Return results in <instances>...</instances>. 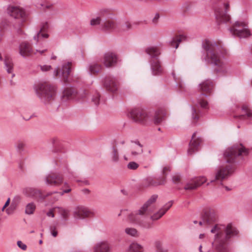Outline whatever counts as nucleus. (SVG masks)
<instances>
[{"label":"nucleus","instance_id":"79ce46f5","mask_svg":"<svg viewBox=\"0 0 252 252\" xmlns=\"http://www.w3.org/2000/svg\"><path fill=\"white\" fill-rule=\"evenodd\" d=\"M198 187V186L196 184L194 180L193 179L185 185L184 189L186 190H193L197 189Z\"/></svg>","mask_w":252,"mask_h":252},{"label":"nucleus","instance_id":"603ef678","mask_svg":"<svg viewBox=\"0 0 252 252\" xmlns=\"http://www.w3.org/2000/svg\"><path fill=\"white\" fill-rule=\"evenodd\" d=\"M132 28V25L130 22L127 21L126 22L123 26V30L124 31H127Z\"/></svg>","mask_w":252,"mask_h":252},{"label":"nucleus","instance_id":"6e6d98bb","mask_svg":"<svg viewBox=\"0 0 252 252\" xmlns=\"http://www.w3.org/2000/svg\"><path fill=\"white\" fill-rule=\"evenodd\" d=\"M25 144L22 141H19L17 144V148L19 151H22L24 149Z\"/></svg>","mask_w":252,"mask_h":252},{"label":"nucleus","instance_id":"5fc2aeb1","mask_svg":"<svg viewBox=\"0 0 252 252\" xmlns=\"http://www.w3.org/2000/svg\"><path fill=\"white\" fill-rule=\"evenodd\" d=\"M43 9H51L53 7V5L48 3H43L40 4Z\"/></svg>","mask_w":252,"mask_h":252},{"label":"nucleus","instance_id":"f3484780","mask_svg":"<svg viewBox=\"0 0 252 252\" xmlns=\"http://www.w3.org/2000/svg\"><path fill=\"white\" fill-rule=\"evenodd\" d=\"M23 193L26 196L38 199H42L45 197V196L39 190L31 187L24 188L23 190Z\"/></svg>","mask_w":252,"mask_h":252},{"label":"nucleus","instance_id":"3c124183","mask_svg":"<svg viewBox=\"0 0 252 252\" xmlns=\"http://www.w3.org/2000/svg\"><path fill=\"white\" fill-rule=\"evenodd\" d=\"M170 171V167L169 166H165L162 171V177H165L166 178V175L168 172ZM166 181V180H165Z\"/></svg>","mask_w":252,"mask_h":252},{"label":"nucleus","instance_id":"20e7f679","mask_svg":"<svg viewBox=\"0 0 252 252\" xmlns=\"http://www.w3.org/2000/svg\"><path fill=\"white\" fill-rule=\"evenodd\" d=\"M235 170L232 164L222 165L218 167L215 172L214 178L211 180L210 183H218L222 184V182L226 180L230 177Z\"/></svg>","mask_w":252,"mask_h":252},{"label":"nucleus","instance_id":"bf43d9fd","mask_svg":"<svg viewBox=\"0 0 252 252\" xmlns=\"http://www.w3.org/2000/svg\"><path fill=\"white\" fill-rule=\"evenodd\" d=\"M64 186L66 187L67 188V189H64L62 192L61 193V195H63V194L65 193H69L71 190V189L69 188V187L68 186L67 184L65 183L64 184Z\"/></svg>","mask_w":252,"mask_h":252},{"label":"nucleus","instance_id":"e433bc0d","mask_svg":"<svg viewBox=\"0 0 252 252\" xmlns=\"http://www.w3.org/2000/svg\"><path fill=\"white\" fill-rule=\"evenodd\" d=\"M102 69L101 65L97 63H94L91 64L89 66V71L91 74H96L99 72Z\"/></svg>","mask_w":252,"mask_h":252},{"label":"nucleus","instance_id":"f03ea898","mask_svg":"<svg viewBox=\"0 0 252 252\" xmlns=\"http://www.w3.org/2000/svg\"><path fill=\"white\" fill-rule=\"evenodd\" d=\"M211 232L215 234L214 245L218 252H228L229 240L238 234L237 230L231 223L226 225L216 224L211 229Z\"/></svg>","mask_w":252,"mask_h":252},{"label":"nucleus","instance_id":"c756f323","mask_svg":"<svg viewBox=\"0 0 252 252\" xmlns=\"http://www.w3.org/2000/svg\"><path fill=\"white\" fill-rule=\"evenodd\" d=\"M143 152L142 146L139 143H134L131 147L130 157L134 158Z\"/></svg>","mask_w":252,"mask_h":252},{"label":"nucleus","instance_id":"f257e3e1","mask_svg":"<svg viewBox=\"0 0 252 252\" xmlns=\"http://www.w3.org/2000/svg\"><path fill=\"white\" fill-rule=\"evenodd\" d=\"M203 47L206 53V60L215 66L218 72L224 73L226 71V65L223 59L227 56V52L220 41L206 40Z\"/></svg>","mask_w":252,"mask_h":252},{"label":"nucleus","instance_id":"473e14b6","mask_svg":"<svg viewBox=\"0 0 252 252\" xmlns=\"http://www.w3.org/2000/svg\"><path fill=\"white\" fill-rule=\"evenodd\" d=\"M55 212L59 214L65 220H67L70 215L69 211L66 209L61 207L54 208Z\"/></svg>","mask_w":252,"mask_h":252},{"label":"nucleus","instance_id":"2f4dec72","mask_svg":"<svg viewBox=\"0 0 252 252\" xmlns=\"http://www.w3.org/2000/svg\"><path fill=\"white\" fill-rule=\"evenodd\" d=\"M143 247L137 243V242H133L131 243L126 252H143Z\"/></svg>","mask_w":252,"mask_h":252},{"label":"nucleus","instance_id":"72a5a7b5","mask_svg":"<svg viewBox=\"0 0 252 252\" xmlns=\"http://www.w3.org/2000/svg\"><path fill=\"white\" fill-rule=\"evenodd\" d=\"M166 115V112L163 109L158 110L155 115L154 121L157 124H160L164 120Z\"/></svg>","mask_w":252,"mask_h":252},{"label":"nucleus","instance_id":"49530a36","mask_svg":"<svg viewBox=\"0 0 252 252\" xmlns=\"http://www.w3.org/2000/svg\"><path fill=\"white\" fill-rule=\"evenodd\" d=\"M101 20V18L97 17L96 18L92 19L90 21V24L92 26L98 25L100 24Z\"/></svg>","mask_w":252,"mask_h":252},{"label":"nucleus","instance_id":"5701e85b","mask_svg":"<svg viewBox=\"0 0 252 252\" xmlns=\"http://www.w3.org/2000/svg\"><path fill=\"white\" fill-rule=\"evenodd\" d=\"M49 28V24L47 22H43L40 25L39 31L37 33L36 35L34 36V39L38 41L41 37L47 38L49 35L47 33Z\"/></svg>","mask_w":252,"mask_h":252},{"label":"nucleus","instance_id":"6e6552de","mask_svg":"<svg viewBox=\"0 0 252 252\" xmlns=\"http://www.w3.org/2000/svg\"><path fill=\"white\" fill-rule=\"evenodd\" d=\"M86 95L85 92L78 93L77 89L74 88H66L63 92V97L66 100H82L86 97Z\"/></svg>","mask_w":252,"mask_h":252},{"label":"nucleus","instance_id":"c9c22d12","mask_svg":"<svg viewBox=\"0 0 252 252\" xmlns=\"http://www.w3.org/2000/svg\"><path fill=\"white\" fill-rule=\"evenodd\" d=\"M111 159V161L114 163L118 162L119 160L118 150L115 145H114L112 148Z\"/></svg>","mask_w":252,"mask_h":252},{"label":"nucleus","instance_id":"9b49d317","mask_svg":"<svg viewBox=\"0 0 252 252\" xmlns=\"http://www.w3.org/2000/svg\"><path fill=\"white\" fill-rule=\"evenodd\" d=\"M93 215L94 213L92 211L83 206L76 207L73 212L74 218L77 219H84Z\"/></svg>","mask_w":252,"mask_h":252},{"label":"nucleus","instance_id":"4be33fe9","mask_svg":"<svg viewBox=\"0 0 252 252\" xmlns=\"http://www.w3.org/2000/svg\"><path fill=\"white\" fill-rule=\"evenodd\" d=\"M94 252H111L110 245L107 241H101L96 243L93 248Z\"/></svg>","mask_w":252,"mask_h":252},{"label":"nucleus","instance_id":"cd10ccee","mask_svg":"<svg viewBox=\"0 0 252 252\" xmlns=\"http://www.w3.org/2000/svg\"><path fill=\"white\" fill-rule=\"evenodd\" d=\"M146 52L152 58V59H158L161 54V49L159 46H152L147 48Z\"/></svg>","mask_w":252,"mask_h":252},{"label":"nucleus","instance_id":"393cba45","mask_svg":"<svg viewBox=\"0 0 252 252\" xmlns=\"http://www.w3.org/2000/svg\"><path fill=\"white\" fill-rule=\"evenodd\" d=\"M173 204V201H170L161 208L158 212L151 216V219L153 220H158L161 218L167 211L171 207Z\"/></svg>","mask_w":252,"mask_h":252},{"label":"nucleus","instance_id":"412c9836","mask_svg":"<svg viewBox=\"0 0 252 252\" xmlns=\"http://www.w3.org/2000/svg\"><path fill=\"white\" fill-rule=\"evenodd\" d=\"M213 82L211 80H206L199 85V92L204 95H210L213 88Z\"/></svg>","mask_w":252,"mask_h":252},{"label":"nucleus","instance_id":"052dcab7","mask_svg":"<svg viewBox=\"0 0 252 252\" xmlns=\"http://www.w3.org/2000/svg\"><path fill=\"white\" fill-rule=\"evenodd\" d=\"M51 66L48 65H44L43 66H41V69L43 71H47L51 69Z\"/></svg>","mask_w":252,"mask_h":252},{"label":"nucleus","instance_id":"7c9ffc66","mask_svg":"<svg viewBox=\"0 0 252 252\" xmlns=\"http://www.w3.org/2000/svg\"><path fill=\"white\" fill-rule=\"evenodd\" d=\"M187 36L185 34H179L176 35L170 42V46L178 48L179 44L183 41L186 40Z\"/></svg>","mask_w":252,"mask_h":252},{"label":"nucleus","instance_id":"1a4fd4ad","mask_svg":"<svg viewBox=\"0 0 252 252\" xmlns=\"http://www.w3.org/2000/svg\"><path fill=\"white\" fill-rule=\"evenodd\" d=\"M129 115L134 121L141 124L145 123L148 118V114L146 111L139 107L132 109Z\"/></svg>","mask_w":252,"mask_h":252},{"label":"nucleus","instance_id":"c85d7f7f","mask_svg":"<svg viewBox=\"0 0 252 252\" xmlns=\"http://www.w3.org/2000/svg\"><path fill=\"white\" fill-rule=\"evenodd\" d=\"M101 26L103 30L110 32L116 29V23L113 19H107L103 21Z\"/></svg>","mask_w":252,"mask_h":252},{"label":"nucleus","instance_id":"a18cd8bd","mask_svg":"<svg viewBox=\"0 0 252 252\" xmlns=\"http://www.w3.org/2000/svg\"><path fill=\"white\" fill-rule=\"evenodd\" d=\"M138 167V164L134 161H131L127 164V168L129 169L135 170L137 169Z\"/></svg>","mask_w":252,"mask_h":252},{"label":"nucleus","instance_id":"b1692460","mask_svg":"<svg viewBox=\"0 0 252 252\" xmlns=\"http://www.w3.org/2000/svg\"><path fill=\"white\" fill-rule=\"evenodd\" d=\"M19 52L22 56L24 57L35 54V52L32 50V45L27 42H23L20 44Z\"/></svg>","mask_w":252,"mask_h":252},{"label":"nucleus","instance_id":"a19ab883","mask_svg":"<svg viewBox=\"0 0 252 252\" xmlns=\"http://www.w3.org/2000/svg\"><path fill=\"white\" fill-rule=\"evenodd\" d=\"M36 208L35 205L33 203H30L27 205L25 212L28 215L32 214Z\"/></svg>","mask_w":252,"mask_h":252},{"label":"nucleus","instance_id":"bb28decb","mask_svg":"<svg viewBox=\"0 0 252 252\" xmlns=\"http://www.w3.org/2000/svg\"><path fill=\"white\" fill-rule=\"evenodd\" d=\"M71 65L72 63L71 62H67L63 66L62 76V79L64 83H68L69 81L68 77L70 75Z\"/></svg>","mask_w":252,"mask_h":252},{"label":"nucleus","instance_id":"0eeeda50","mask_svg":"<svg viewBox=\"0 0 252 252\" xmlns=\"http://www.w3.org/2000/svg\"><path fill=\"white\" fill-rule=\"evenodd\" d=\"M230 10V3L228 1H224L215 9L217 20L219 22H227L230 20V16L227 14Z\"/></svg>","mask_w":252,"mask_h":252},{"label":"nucleus","instance_id":"ea45409f","mask_svg":"<svg viewBox=\"0 0 252 252\" xmlns=\"http://www.w3.org/2000/svg\"><path fill=\"white\" fill-rule=\"evenodd\" d=\"M154 246L157 252H167V250L165 248L162 243L160 241H156L155 242Z\"/></svg>","mask_w":252,"mask_h":252},{"label":"nucleus","instance_id":"4468645a","mask_svg":"<svg viewBox=\"0 0 252 252\" xmlns=\"http://www.w3.org/2000/svg\"><path fill=\"white\" fill-rule=\"evenodd\" d=\"M141 216L137 211L130 213L127 217V220L133 223L138 224L146 228H150L152 225L150 224H145L141 221Z\"/></svg>","mask_w":252,"mask_h":252},{"label":"nucleus","instance_id":"a878e982","mask_svg":"<svg viewBox=\"0 0 252 252\" xmlns=\"http://www.w3.org/2000/svg\"><path fill=\"white\" fill-rule=\"evenodd\" d=\"M8 13L14 18H19L22 17L24 15V10L18 7L11 6L7 9Z\"/></svg>","mask_w":252,"mask_h":252},{"label":"nucleus","instance_id":"f8f14e48","mask_svg":"<svg viewBox=\"0 0 252 252\" xmlns=\"http://www.w3.org/2000/svg\"><path fill=\"white\" fill-rule=\"evenodd\" d=\"M158 197V196L157 195L155 194L152 195L150 198L137 211L141 217L148 216L152 213L151 206L156 201Z\"/></svg>","mask_w":252,"mask_h":252},{"label":"nucleus","instance_id":"de8ad7c7","mask_svg":"<svg viewBox=\"0 0 252 252\" xmlns=\"http://www.w3.org/2000/svg\"><path fill=\"white\" fill-rule=\"evenodd\" d=\"M199 103L201 107L203 108L207 109L208 108V102L205 99H200L199 101Z\"/></svg>","mask_w":252,"mask_h":252},{"label":"nucleus","instance_id":"13d9d810","mask_svg":"<svg viewBox=\"0 0 252 252\" xmlns=\"http://www.w3.org/2000/svg\"><path fill=\"white\" fill-rule=\"evenodd\" d=\"M50 231L51 232L52 235L54 237H56L58 235V232L56 230V228L55 226H51L50 227Z\"/></svg>","mask_w":252,"mask_h":252},{"label":"nucleus","instance_id":"423d86ee","mask_svg":"<svg viewBox=\"0 0 252 252\" xmlns=\"http://www.w3.org/2000/svg\"><path fill=\"white\" fill-rule=\"evenodd\" d=\"M231 33L241 38H246L251 35L248 24L246 22L238 21L230 28Z\"/></svg>","mask_w":252,"mask_h":252},{"label":"nucleus","instance_id":"09e8293b","mask_svg":"<svg viewBox=\"0 0 252 252\" xmlns=\"http://www.w3.org/2000/svg\"><path fill=\"white\" fill-rule=\"evenodd\" d=\"M110 14H111V12L108 9H104L100 12V16L102 17H108Z\"/></svg>","mask_w":252,"mask_h":252},{"label":"nucleus","instance_id":"f704fd0d","mask_svg":"<svg viewBox=\"0 0 252 252\" xmlns=\"http://www.w3.org/2000/svg\"><path fill=\"white\" fill-rule=\"evenodd\" d=\"M242 110L243 114L239 116L241 119H243L247 116L248 118H252V111L251 110L247 104H243L242 107Z\"/></svg>","mask_w":252,"mask_h":252},{"label":"nucleus","instance_id":"aec40b11","mask_svg":"<svg viewBox=\"0 0 252 252\" xmlns=\"http://www.w3.org/2000/svg\"><path fill=\"white\" fill-rule=\"evenodd\" d=\"M165 177H161L160 178L155 179L152 177L147 178L144 182V186L146 187H156L160 185H163L166 183Z\"/></svg>","mask_w":252,"mask_h":252},{"label":"nucleus","instance_id":"dca6fc26","mask_svg":"<svg viewBox=\"0 0 252 252\" xmlns=\"http://www.w3.org/2000/svg\"><path fill=\"white\" fill-rule=\"evenodd\" d=\"M104 86L107 90L112 93H114L118 90L119 83L116 78L108 77L104 80Z\"/></svg>","mask_w":252,"mask_h":252},{"label":"nucleus","instance_id":"58836bf2","mask_svg":"<svg viewBox=\"0 0 252 252\" xmlns=\"http://www.w3.org/2000/svg\"><path fill=\"white\" fill-rule=\"evenodd\" d=\"M4 63L7 68V72L8 73H12L13 64L11 59L9 57L5 56L4 59Z\"/></svg>","mask_w":252,"mask_h":252},{"label":"nucleus","instance_id":"e2e57ef3","mask_svg":"<svg viewBox=\"0 0 252 252\" xmlns=\"http://www.w3.org/2000/svg\"><path fill=\"white\" fill-rule=\"evenodd\" d=\"M179 89L181 91H185V87L184 84L183 83L180 82L179 83Z\"/></svg>","mask_w":252,"mask_h":252},{"label":"nucleus","instance_id":"ddd939ff","mask_svg":"<svg viewBox=\"0 0 252 252\" xmlns=\"http://www.w3.org/2000/svg\"><path fill=\"white\" fill-rule=\"evenodd\" d=\"M63 177L62 175L58 173H50L46 178V183L50 186H59L63 183Z\"/></svg>","mask_w":252,"mask_h":252},{"label":"nucleus","instance_id":"7ed1b4c3","mask_svg":"<svg viewBox=\"0 0 252 252\" xmlns=\"http://www.w3.org/2000/svg\"><path fill=\"white\" fill-rule=\"evenodd\" d=\"M35 91L37 96L46 102H50L55 97V88L48 82L38 84L36 87Z\"/></svg>","mask_w":252,"mask_h":252},{"label":"nucleus","instance_id":"864d4df0","mask_svg":"<svg viewBox=\"0 0 252 252\" xmlns=\"http://www.w3.org/2000/svg\"><path fill=\"white\" fill-rule=\"evenodd\" d=\"M181 179V178L179 175H175L172 177L173 182L175 184L180 183Z\"/></svg>","mask_w":252,"mask_h":252},{"label":"nucleus","instance_id":"774afa93","mask_svg":"<svg viewBox=\"0 0 252 252\" xmlns=\"http://www.w3.org/2000/svg\"><path fill=\"white\" fill-rule=\"evenodd\" d=\"M158 18H159V15H156V16L155 17V18L153 19V22L154 23L157 22L158 20Z\"/></svg>","mask_w":252,"mask_h":252},{"label":"nucleus","instance_id":"37998d69","mask_svg":"<svg viewBox=\"0 0 252 252\" xmlns=\"http://www.w3.org/2000/svg\"><path fill=\"white\" fill-rule=\"evenodd\" d=\"M199 110L197 106L194 107L192 110V117L194 122H196L199 119Z\"/></svg>","mask_w":252,"mask_h":252},{"label":"nucleus","instance_id":"4d7b16f0","mask_svg":"<svg viewBox=\"0 0 252 252\" xmlns=\"http://www.w3.org/2000/svg\"><path fill=\"white\" fill-rule=\"evenodd\" d=\"M17 245L19 248H20L23 250H26L27 249V246L24 243H23L21 241H18Z\"/></svg>","mask_w":252,"mask_h":252},{"label":"nucleus","instance_id":"4c0bfd02","mask_svg":"<svg viewBox=\"0 0 252 252\" xmlns=\"http://www.w3.org/2000/svg\"><path fill=\"white\" fill-rule=\"evenodd\" d=\"M125 232L127 235L133 237H137L139 235L137 230L133 227H126L125 229Z\"/></svg>","mask_w":252,"mask_h":252},{"label":"nucleus","instance_id":"680f3d73","mask_svg":"<svg viewBox=\"0 0 252 252\" xmlns=\"http://www.w3.org/2000/svg\"><path fill=\"white\" fill-rule=\"evenodd\" d=\"M56 213L55 211L54 210V208L53 209L50 210L47 213V215L48 217L54 218L55 216L54 213Z\"/></svg>","mask_w":252,"mask_h":252},{"label":"nucleus","instance_id":"338daca9","mask_svg":"<svg viewBox=\"0 0 252 252\" xmlns=\"http://www.w3.org/2000/svg\"><path fill=\"white\" fill-rule=\"evenodd\" d=\"M60 74V69L59 68L57 69L56 70L55 72V76L56 77H57L59 76Z\"/></svg>","mask_w":252,"mask_h":252},{"label":"nucleus","instance_id":"6ab92c4d","mask_svg":"<svg viewBox=\"0 0 252 252\" xmlns=\"http://www.w3.org/2000/svg\"><path fill=\"white\" fill-rule=\"evenodd\" d=\"M151 68L154 75H160L163 72V68L158 59H152L151 61Z\"/></svg>","mask_w":252,"mask_h":252},{"label":"nucleus","instance_id":"2eb2a0df","mask_svg":"<svg viewBox=\"0 0 252 252\" xmlns=\"http://www.w3.org/2000/svg\"><path fill=\"white\" fill-rule=\"evenodd\" d=\"M117 55L113 52H107L103 56V63L107 67L114 66L117 63Z\"/></svg>","mask_w":252,"mask_h":252},{"label":"nucleus","instance_id":"c03bdc74","mask_svg":"<svg viewBox=\"0 0 252 252\" xmlns=\"http://www.w3.org/2000/svg\"><path fill=\"white\" fill-rule=\"evenodd\" d=\"M194 180L198 187L205 183L207 181V179L205 177H199L194 179Z\"/></svg>","mask_w":252,"mask_h":252},{"label":"nucleus","instance_id":"8fccbe9b","mask_svg":"<svg viewBox=\"0 0 252 252\" xmlns=\"http://www.w3.org/2000/svg\"><path fill=\"white\" fill-rule=\"evenodd\" d=\"M100 95L98 94H96L92 98V101L95 105H98L99 102Z\"/></svg>","mask_w":252,"mask_h":252},{"label":"nucleus","instance_id":"9d476101","mask_svg":"<svg viewBox=\"0 0 252 252\" xmlns=\"http://www.w3.org/2000/svg\"><path fill=\"white\" fill-rule=\"evenodd\" d=\"M218 220V214L217 211L214 209L209 210L205 212L202 217V221H199V225H202L203 223L211 224L216 222Z\"/></svg>","mask_w":252,"mask_h":252},{"label":"nucleus","instance_id":"39448f33","mask_svg":"<svg viewBox=\"0 0 252 252\" xmlns=\"http://www.w3.org/2000/svg\"><path fill=\"white\" fill-rule=\"evenodd\" d=\"M249 150L242 144H237L228 148L224 153L225 158L228 163H233L237 156H246Z\"/></svg>","mask_w":252,"mask_h":252},{"label":"nucleus","instance_id":"a211bd4d","mask_svg":"<svg viewBox=\"0 0 252 252\" xmlns=\"http://www.w3.org/2000/svg\"><path fill=\"white\" fill-rule=\"evenodd\" d=\"M202 142V140L200 138H196V133H194L192 136L191 139L189 144L188 149V154H192L194 152L198 151L199 146Z\"/></svg>","mask_w":252,"mask_h":252},{"label":"nucleus","instance_id":"69168bd1","mask_svg":"<svg viewBox=\"0 0 252 252\" xmlns=\"http://www.w3.org/2000/svg\"><path fill=\"white\" fill-rule=\"evenodd\" d=\"M199 250L200 252H209L205 248H203L202 246H200Z\"/></svg>","mask_w":252,"mask_h":252},{"label":"nucleus","instance_id":"0e129e2a","mask_svg":"<svg viewBox=\"0 0 252 252\" xmlns=\"http://www.w3.org/2000/svg\"><path fill=\"white\" fill-rule=\"evenodd\" d=\"M10 202V199L9 198L7 200L6 202H5L4 206L2 207V211H3L4 210V209H5V208L7 207L9 205Z\"/></svg>","mask_w":252,"mask_h":252}]
</instances>
